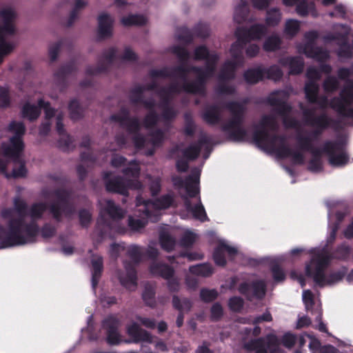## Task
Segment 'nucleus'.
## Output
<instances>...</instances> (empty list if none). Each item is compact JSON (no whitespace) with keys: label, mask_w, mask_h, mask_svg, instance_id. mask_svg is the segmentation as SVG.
<instances>
[{"label":"nucleus","mask_w":353,"mask_h":353,"mask_svg":"<svg viewBox=\"0 0 353 353\" xmlns=\"http://www.w3.org/2000/svg\"><path fill=\"white\" fill-rule=\"evenodd\" d=\"M186 142L177 143V171L185 172L189 163L202 154L203 161L193 167L185 177L177 176V188L188 214L205 222L208 220L200 197V177L205 161L209 159L216 145L227 143H248L269 155L279 159L291 158L296 164L305 163L304 152L311 154L307 169L312 173L323 170L322 156L325 155L333 168H343L350 161L347 151L349 134H336L332 140L322 143V134H183Z\"/></svg>","instance_id":"obj_1"},{"label":"nucleus","mask_w":353,"mask_h":353,"mask_svg":"<svg viewBox=\"0 0 353 353\" xmlns=\"http://www.w3.org/2000/svg\"><path fill=\"white\" fill-rule=\"evenodd\" d=\"M171 51L181 61V65L175 70V75L179 81L177 84L155 94V97L160 100L159 104H157L153 99L143 101L144 106L149 110L143 121L140 122L137 119L130 118L128 110L123 108L117 113L112 114L105 121L106 124L112 128L121 127L129 130H140L143 128H150L159 120V117L155 114L156 110L162 112V117L165 120L175 117L176 110L168 103L174 93L181 91L195 94L203 92L205 82L214 74L215 65L219 59L218 55L214 52H210L204 46L196 48L192 55L193 59L205 61V68L201 69L187 67L186 62L190 59V55L184 47L174 46Z\"/></svg>","instance_id":"obj_2"},{"label":"nucleus","mask_w":353,"mask_h":353,"mask_svg":"<svg viewBox=\"0 0 353 353\" xmlns=\"http://www.w3.org/2000/svg\"><path fill=\"white\" fill-rule=\"evenodd\" d=\"M43 196L49 199L54 197L55 200L48 202H37L32 204L28 210L27 214L31 218L30 222H27L25 216H17L13 219H19L23 226L21 227V233L26 235V228L32 231V241L29 242L33 243L36 242L37 237L39 234V226L37 223V220L43 217L45 211H48V214L57 222H62L63 217H70L73 215L76 210L72 203V191L65 188H57L54 190H46L42 192Z\"/></svg>","instance_id":"obj_3"},{"label":"nucleus","mask_w":353,"mask_h":353,"mask_svg":"<svg viewBox=\"0 0 353 353\" xmlns=\"http://www.w3.org/2000/svg\"><path fill=\"white\" fill-rule=\"evenodd\" d=\"M338 76L339 79L345 81L346 83L341 90L339 97L329 101L325 97H318L319 87L316 81L321 78L320 71L313 67L309 68L307 71L308 81L305 86L306 98L321 108L330 107L340 115L353 119V81L350 80L353 77V63L351 69L340 68Z\"/></svg>","instance_id":"obj_4"},{"label":"nucleus","mask_w":353,"mask_h":353,"mask_svg":"<svg viewBox=\"0 0 353 353\" xmlns=\"http://www.w3.org/2000/svg\"><path fill=\"white\" fill-rule=\"evenodd\" d=\"M326 247L327 244L324 247L311 248L307 250L311 257L305 265V276L312 279L314 287L320 288L338 283L347 274L345 268L326 274V270L332 263V257L326 252Z\"/></svg>","instance_id":"obj_5"},{"label":"nucleus","mask_w":353,"mask_h":353,"mask_svg":"<svg viewBox=\"0 0 353 353\" xmlns=\"http://www.w3.org/2000/svg\"><path fill=\"white\" fill-rule=\"evenodd\" d=\"M267 32V27L261 23H255L251 26L248 29L238 28L236 30L235 34L237 37V41L232 45L230 48V52L234 61H227L225 63L219 75L220 81L234 77V71L236 65L241 63L243 60V44L252 40H261L266 35Z\"/></svg>","instance_id":"obj_6"},{"label":"nucleus","mask_w":353,"mask_h":353,"mask_svg":"<svg viewBox=\"0 0 353 353\" xmlns=\"http://www.w3.org/2000/svg\"><path fill=\"white\" fill-rule=\"evenodd\" d=\"M325 205L327 208V227L329 229V234L325 241H322L319 245L315 248L324 247V245L327 244L326 252L330 254L332 260L333 259L346 260L350 256L352 253V248L349 245L346 243H342L338 245L333 252H331L330 247L335 241L337 231L347 213L346 212L335 211L334 209L335 202L333 201H326Z\"/></svg>","instance_id":"obj_7"},{"label":"nucleus","mask_w":353,"mask_h":353,"mask_svg":"<svg viewBox=\"0 0 353 353\" xmlns=\"http://www.w3.org/2000/svg\"><path fill=\"white\" fill-rule=\"evenodd\" d=\"M41 108L45 112V118L41 125V132H48L52 128V124L55 125L54 130L58 132L64 130L63 123V115L57 113L55 110L50 107L49 102L45 101L40 98L37 101V105L29 102L26 103L22 108V115L30 121H34L39 118L41 114Z\"/></svg>","instance_id":"obj_8"},{"label":"nucleus","mask_w":353,"mask_h":353,"mask_svg":"<svg viewBox=\"0 0 353 353\" xmlns=\"http://www.w3.org/2000/svg\"><path fill=\"white\" fill-rule=\"evenodd\" d=\"M212 256L215 264L222 267L226 265L227 260L235 261L239 259L242 265L256 268L268 262L269 259L268 256L259 258L248 256L239 251L236 247L228 244L224 239L219 241L218 244L214 249Z\"/></svg>","instance_id":"obj_9"},{"label":"nucleus","mask_w":353,"mask_h":353,"mask_svg":"<svg viewBox=\"0 0 353 353\" xmlns=\"http://www.w3.org/2000/svg\"><path fill=\"white\" fill-rule=\"evenodd\" d=\"M9 143H2L3 156L15 165L12 168L11 176L14 179L23 178L26 176L28 170L23 159L24 143L22 135L24 134H13Z\"/></svg>","instance_id":"obj_10"},{"label":"nucleus","mask_w":353,"mask_h":353,"mask_svg":"<svg viewBox=\"0 0 353 353\" xmlns=\"http://www.w3.org/2000/svg\"><path fill=\"white\" fill-rule=\"evenodd\" d=\"M124 216L125 211L121 208L113 201L108 200L97 219L96 231L98 236L101 239L112 238L113 232L117 231V222Z\"/></svg>","instance_id":"obj_11"},{"label":"nucleus","mask_w":353,"mask_h":353,"mask_svg":"<svg viewBox=\"0 0 353 353\" xmlns=\"http://www.w3.org/2000/svg\"><path fill=\"white\" fill-rule=\"evenodd\" d=\"M23 226L19 219L8 221L6 226L0 224V250L29 244L34 236L32 231L26 228V235L21 233Z\"/></svg>","instance_id":"obj_12"},{"label":"nucleus","mask_w":353,"mask_h":353,"mask_svg":"<svg viewBox=\"0 0 353 353\" xmlns=\"http://www.w3.org/2000/svg\"><path fill=\"white\" fill-rule=\"evenodd\" d=\"M128 134H116L115 141L120 148H125ZM135 148L145 156L152 157L163 143L167 134H132Z\"/></svg>","instance_id":"obj_13"},{"label":"nucleus","mask_w":353,"mask_h":353,"mask_svg":"<svg viewBox=\"0 0 353 353\" xmlns=\"http://www.w3.org/2000/svg\"><path fill=\"white\" fill-rule=\"evenodd\" d=\"M3 26H0V63L4 56L8 54L14 49V46L12 43L4 41L7 35L14 33V21L16 18L15 11L11 8H5L0 12Z\"/></svg>","instance_id":"obj_14"},{"label":"nucleus","mask_w":353,"mask_h":353,"mask_svg":"<svg viewBox=\"0 0 353 353\" xmlns=\"http://www.w3.org/2000/svg\"><path fill=\"white\" fill-rule=\"evenodd\" d=\"M107 192L118 193L123 196L128 195V190L141 189L142 183L139 181L128 179L121 176L114 175L110 171H104L102 174Z\"/></svg>","instance_id":"obj_15"},{"label":"nucleus","mask_w":353,"mask_h":353,"mask_svg":"<svg viewBox=\"0 0 353 353\" xmlns=\"http://www.w3.org/2000/svg\"><path fill=\"white\" fill-rule=\"evenodd\" d=\"M288 95L285 91L279 90L269 97V101L272 105L275 106L276 111L282 117L287 128H296L299 126V123L295 119L294 112L285 103Z\"/></svg>","instance_id":"obj_16"},{"label":"nucleus","mask_w":353,"mask_h":353,"mask_svg":"<svg viewBox=\"0 0 353 353\" xmlns=\"http://www.w3.org/2000/svg\"><path fill=\"white\" fill-rule=\"evenodd\" d=\"M150 272L166 280L167 287L170 292H177L180 289L179 279L174 269L170 265L161 262H153L149 267Z\"/></svg>","instance_id":"obj_17"},{"label":"nucleus","mask_w":353,"mask_h":353,"mask_svg":"<svg viewBox=\"0 0 353 353\" xmlns=\"http://www.w3.org/2000/svg\"><path fill=\"white\" fill-rule=\"evenodd\" d=\"M238 291L249 301H261L266 294L267 286L265 281L261 279L247 280L239 283Z\"/></svg>","instance_id":"obj_18"},{"label":"nucleus","mask_w":353,"mask_h":353,"mask_svg":"<svg viewBox=\"0 0 353 353\" xmlns=\"http://www.w3.org/2000/svg\"><path fill=\"white\" fill-rule=\"evenodd\" d=\"M318 37L316 31H311L305 34V43L298 46V50L303 53L307 57L316 59L318 61H323L330 58L328 51L314 46V41Z\"/></svg>","instance_id":"obj_19"},{"label":"nucleus","mask_w":353,"mask_h":353,"mask_svg":"<svg viewBox=\"0 0 353 353\" xmlns=\"http://www.w3.org/2000/svg\"><path fill=\"white\" fill-rule=\"evenodd\" d=\"M335 30L337 32L340 31V33H338L336 37L331 34L326 36L324 38L325 41L327 42L332 40H336L337 44L340 46V48L337 53L339 59L344 60L351 58L352 56V52L350 47L346 43V37L350 32L349 28L343 25H337L335 27Z\"/></svg>","instance_id":"obj_20"},{"label":"nucleus","mask_w":353,"mask_h":353,"mask_svg":"<svg viewBox=\"0 0 353 353\" xmlns=\"http://www.w3.org/2000/svg\"><path fill=\"white\" fill-rule=\"evenodd\" d=\"M120 322L112 315L105 317L101 323V327L105 331L106 342L111 345H119L121 342L119 331Z\"/></svg>","instance_id":"obj_21"},{"label":"nucleus","mask_w":353,"mask_h":353,"mask_svg":"<svg viewBox=\"0 0 353 353\" xmlns=\"http://www.w3.org/2000/svg\"><path fill=\"white\" fill-rule=\"evenodd\" d=\"M141 201L143 203L145 214L148 217H151L153 215V212L151 208L158 210L168 209L174 205L175 203V198L173 193H168L162 195L155 200L150 199H144L142 198Z\"/></svg>","instance_id":"obj_22"},{"label":"nucleus","mask_w":353,"mask_h":353,"mask_svg":"<svg viewBox=\"0 0 353 353\" xmlns=\"http://www.w3.org/2000/svg\"><path fill=\"white\" fill-rule=\"evenodd\" d=\"M126 332L130 339H126V343H139L145 342L151 343L152 342V336L147 330L142 329L137 322H132L126 327Z\"/></svg>","instance_id":"obj_23"},{"label":"nucleus","mask_w":353,"mask_h":353,"mask_svg":"<svg viewBox=\"0 0 353 353\" xmlns=\"http://www.w3.org/2000/svg\"><path fill=\"white\" fill-rule=\"evenodd\" d=\"M226 107L230 111L232 118L225 125L224 130H231L232 132H241L239 128L245 110L244 105L242 103L233 102L228 104Z\"/></svg>","instance_id":"obj_24"},{"label":"nucleus","mask_w":353,"mask_h":353,"mask_svg":"<svg viewBox=\"0 0 353 353\" xmlns=\"http://www.w3.org/2000/svg\"><path fill=\"white\" fill-rule=\"evenodd\" d=\"M123 266L125 272H120L118 276L119 281L122 286L125 288L136 287L137 285V272L136 268L128 260L123 261Z\"/></svg>","instance_id":"obj_25"},{"label":"nucleus","mask_w":353,"mask_h":353,"mask_svg":"<svg viewBox=\"0 0 353 353\" xmlns=\"http://www.w3.org/2000/svg\"><path fill=\"white\" fill-rule=\"evenodd\" d=\"M142 197L141 196H137L136 198V206L141 207L139 208V212H142V216H135L130 215L128 219V225L131 230L133 231H139V230L143 228L148 223V219H151V217H148L144 212L143 208V203L141 201Z\"/></svg>","instance_id":"obj_26"},{"label":"nucleus","mask_w":353,"mask_h":353,"mask_svg":"<svg viewBox=\"0 0 353 353\" xmlns=\"http://www.w3.org/2000/svg\"><path fill=\"white\" fill-rule=\"evenodd\" d=\"M103 272V261L101 256L94 257L91 259V286L94 293L98 286L99 280Z\"/></svg>","instance_id":"obj_27"},{"label":"nucleus","mask_w":353,"mask_h":353,"mask_svg":"<svg viewBox=\"0 0 353 353\" xmlns=\"http://www.w3.org/2000/svg\"><path fill=\"white\" fill-rule=\"evenodd\" d=\"M303 117L305 122L312 126L318 128H325L330 125V121L324 114L316 117L314 110H306L303 111Z\"/></svg>","instance_id":"obj_28"},{"label":"nucleus","mask_w":353,"mask_h":353,"mask_svg":"<svg viewBox=\"0 0 353 353\" xmlns=\"http://www.w3.org/2000/svg\"><path fill=\"white\" fill-rule=\"evenodd\" d=\"M116 54L117 50L114 48L108 49L103 53V57L100 60V64H101L102 66L97 68L89 67L86 70V73L88 74L94 75L105 70L106 66L112 61L114 58L116 57Z\"/></svg>","instance_id":"obj_29"},{"label":"nucleus","mask_w":353,"mask_h":353,"mask_svg":"<svg viewBox=\"0 0 353 353\" xmlns=\"http://www.w3.org/2000/svg\"><path fill=\"white\" fill-rule=\"evenodd\" d=\"M99 34L101 37H109L112 34L113 19L107 14H101L98 19Z\"/></svg>","instance_id":"obj_30"},{"label":"nucleus","mask_w":353,"mask_h":353,"mask_svg":"<svg viewBox=\"0 0 353 353\" xmlns=\"http://www.w3.org/2000/svg\"><path fill=\"white\" fill-rule=\"evenodd\" d=\"M281 65L288 66L290 74H296L302 72L304 63L300 57H284L279 60Z\"/></svg>","instance_id":"obj_31"},{"label":"nucleus","mask_w":353,"mask_h":353,"mask_svg":"<svg viewBox=\"0 0 353 353\" xmlns=\"http://www.w3.org/2000/svg\"><path fill=\"white\" fill-rule=\"evenodd\" d=\"M245 348L249 350H254V353H269V345L267 336L260 337L249 341L245 344Z\"/></svg>","instance_id":"obj_32"},{"label":"nucleus","mask_w":353,"mask_h":353,"mask_svg":"<svg viewBox=\"0 0 353 353\" xmlns=\"http://www.w3.org/2000/svg\"><path fill=\"white\" fill-rule=\"evenodd\" d=\"M159 243L163 250L172 252L176 245V240L168 230L163 229L159 233Z\"/></svg>","instance_id":"obj_33"},{"label":"nucleus","mask_w":353,"mask_h":353,"mask_svg":"<svg viewBox=\"0 0 353 353\" xmlns=\"http://www.w3.org/2000/svg\"><path fill=\"white\" fill-rule=\"evenodd\" d=\"M141 298L145 305L154 308L157 305L156 300V289L150 285L146 284L141 294Z\"/></svg>","instance_id":"obj_34"},{"label":"nucleus","mask_w":353,"mask_h":353,"mask_svg":"<svg viewBox=\"0 0 353 353\" xmlns=\"http://www.w3.org/2000/svg\"><path fill=\"white\" fill-rule=\"evenodd\" d=\"M59 137L57 142V146L63 152L73 150L76 148L74 139L71 134H59Z\"/></svg>","instance_id":"obj_35"},{"label":"nucleus","mask_w":353,"mask_h":353,"mask_svg":"<svg viewBox=\"0 0 353 353\" xmlns=\"http://www.w3.org/2000/svg\"><path fill=\"white\" fill-rule=\"evenodd\" d=\"M296 12L301 16L311 14L313 17L317 16L314 3L310 0L300 1L296 5Z\"/></svg>","instance_id":"obj_36"},{"label":"nucleus","mask_w":353,"mask_h":353,"mask_svg":"<svg viewBox=\"0 0 353 353\" xmlns=\"http://www.w3.org/2000/svg\"><path fill=\"white\" fill-rule=\"evenodd\" d=\"M265 77V68L258 67L247 70L244 74V78L248 83H256Z\"/></svg>","instance_id":"obj_37"},{"label":"nucleus","mask_w":353,"mask_h":353,"mask_svg":"<svg viewBox=\"0 0 353 353\" xmlns=\"http://www.w3.org/2000/svg\"><path fill=\"white\" fill-rule=\"evenodd\" d=\"M189 272L192 274L208 277L212 274L213 268L212 265L207 263H200L190 266Z\"/></svg>","instance_id":"obj_38"},{"label":"nucleus","mask_w":353,"mask_h":353,"mask_svg":"<svg viewBox=\"0 0 353 353\" xmlns=\"http://www.w3.org/2000/svg\"><path fill=\"white\" fill-rule=\"evenodd\" d=\"M126 254L130 258V261H128L132 263L134 267L141 263L142 253L139 245L136 244L130 245L128 247Z\"/></svg>","instance_id":"obj_39"},{"label":"nucleus","mask_w":353,"mask_h":353,"mask_svg":"<svg viewBox=\"0 0 353 353\" xmlns=\"http://www.w3.org/2000/svg\"><path fill=\"white\" fill-rule=\"evenodd\" d=\"M172 303L174 308L179 312H189L192 307V302L188 298L181 299L176 294L172 297Z\"/></svg>","instance_id":"obj_40"},{"label":"nucleus","mask_w":353,"mask_h":353,"mask_svg":"<svg viewBox=\"0 0 353 353\" xmlns=\"http://www.w3.org/2000/svg\"><path fill=\"white\" fill-rule=\"evenodd\" d=\"M281 39L277 34H272L268 37L263 44V48L265 52H274L281 47Z\"/></svg>","instance_id":"obj_41"},{"label":"nucleus","mask_w":353,"mask_h":353,"mask_svg":"<svg viewBox=\"0 0 353 353\" xmlns=\"http://www.w3.org/2000/svg\"><path fill=\"white\" fill-rule=\"evenodd\" d=\"M270 270L272 279L275 283L283 282L286 279V273L282 267L277 263H270Z\"/></svg>","instance_id":"obj_42"},{"label":"nucleus","mask_w":353,"mask_h":353,"mask_svg":"<svg viewBox=\"0 0 353 353\" xmlns=\"http://www.w3.org/2000/svg\"><path fill=\"white\" fill-rule=\"evenodd\" d=\"M277 126V121L274 116L269 115L263 117L260 123L256 132H263L265 130H274Z\"/></svg>","instance_id":"obj_43"},{"label":"nucleus","mask_w":353,"mask_h":353,"mask_svg":"<svg viewBox=\"0 0 353 353\" xmlns=\"http://www.w3.org/2000/svg\"><path fill=\"white\" fill-rule=\"evenodd\" d=\"M87 326L81 329V333L86 332L88 334V339L90 341H97L99 339V334L95 330V327L93 322V316L90 315L87 318L86 321Z\"/></svg>","instance_id":"obj_44"},{"label":"nucleus","mask_w":353,"mask_h":353,"mask_svg":"<svg viewBox=\"0 0 353 353\" xmlns=\"http://www.w3.org/2000/svg\"><path fill=\"white\" fill-rule=\"evenodd\" d=\"M221 108L219 106H210L205 110L203 117V119L210 123H215L220 116Z\"/></svg>","instance_id":"obj_45"},{"label":"nucleus","mask_w":353,"mask_h":353,"mask_svg":"<svg viewBox=\"0 0 353 353\" xmlns=\"http://www.w3.org/2000/svg\"><path fill=\"white\" fill-rule=\"evenodd\" d=\"M244 299L239 296H233L229 298L228 307L232 312L240 313L244 308Z\"/></svg>","instance_id":"obj_46"},{"label":"nucleus","mask_w":353,"mask_h":353,"mask_svg":"<svg viewBox=\"0 0 353 353\" xmlns=\"http://www.w3.org/2000/svg\"><path fill=\"white\" fill-rule=\"evenodd\" d=\"M197 238V234L194 232L187 230L181 235L179 239V245L183 248H192Z\"/></svg>","instance_id":"obj_47"},{"label":"nucleus","mask_w":353,"mask_h":353,"mask_svg":"<svg viewBox=\"0 0 353 353\" xmlns=\"http://www.w3.org/2000/svg\"><path fill=\"white\" fill-rule=\"evenodd\" d=\"M121 23L124 26H141L147 22V19L143 15H128L123 17L121 20Z\"/></svg>","instance_id":"obj_48"},{"label":"nucleus","mask_w":353,"mask_h":353,"mask_svg":"<svg viewBox=\"0 0 353 353\" xmlns=\"http://www.w3.org/2000/svg\"><path fill=\"white\" fill-rule=\"evenodd\" d=\"M219 296V292L216 289L203 288L200 290L199 297L204 303H211Z\"/></svg>","instance_id":"obj_49"},{"label":"nucleus","mask_w":353,"mask_h":353,"mask_svg":"<svg viewBox=\"0 0 353 353\" xmlns=\"http://www.w3.org/2000/svg\"><path fill=\"white\" fill-rule=\"evenodd\" d=\"M122 172L125 176L137 179L140 175V167L136 160H132L130 165L123 168Z\"/></svg>","instance_id":"obj_50"},{"label":"nucleus","mask_w":353,"mask_h":353,"mask_svg":"<svg viewBox=\"0 0 353 353\" xmlns=\"http://www.w3.org/2000/svg\"><path fill=\"white\" fill-rule=\"evenodd\" d=\"M78 218L80 225L87 228L92 220V215L88 209L81 208L78 211Z\"/></svg>","instance_id":"obj_51"},{"label":"nucleus","mask_w":353,"mask_h":353,"mask_svg":"<svg viewBox=\"0 0 353 353\" xmlns=\"http://www.w3.org/2000/svg\"><path fill=\"white\" fill-rule=\"evenodd\" d=\"M268 342L269 345V353H285L280 347V340L274 334L267 335Z\"/></svg>","instance_id":"obj_52"},{"label":"nucleus","mask_w":353,"mask_h":353,"mask_svg":"<svg viewBox=\"0 0 353 353\" xmlns=\"http://www.w3.org/2000/svg\"><path fill=\"white\" fill-rule=\"evenodd\" d=\"M224 315V310L219 302H215L210 307V320L212 322L219 321Z\"/></svg>","instance_id":"obj_53"},{"label":"nucleus","mask_w":353,"mask_h":353,"mask_svg":"<svg viewBox=\"0 0 353 353\" xmlns=\"http://www.w3.org/2000/svg\"><path fill=\"white\" fill-rule=\"evenodd\" d=\"M68 109L70 117L74 120L79 119L83 116V110L76 100H72L70 102Z\"/></svg>","instance_id":"obj_54"},{"label":"nucleus","mask_w":353,"mask_h":353,"mask_svg":"<svg viewBox=\"0 0 353 353\" xmlns=\"http://www.w3.org/2000/svg\"><path fill=\"white\" fill-rule=\"evenodd\" d=\"M248 9L246 5L241 4L236 8L234 14V19L238 23H241L247 19Z\"/></svg>","instance_id":"obj_55"},{"label":"nucleus","mask_w":353,"mask_h":353,"mask_svg":"<svg viewBox=\"0 0 353 353\" xmlns=\"http://www.w3.org/2000/svg\"><path fill=\"white\" fill-rule=\"evenodd\" d=\"M69 72H70V70L68 68H63L61 69V70L60 72L55 74V75H54V85L57 90H59L60 91L63 90L64 85H65V76Z\"/></svg>","instance_id":"obj_56"},{"label":"nucleus","mask_w":353,"mask_h":353,"mask_svg":"<svg viewBox=\"0 0 353 353\" xmlns=\"http://www.w3.org/2000/svg\"><path fill=\"white\" fill-rule=\"evenodd\" d=\"M300 23L298 21L289 19L285 22L284 32L290 37L294 36L299 30Z\"/></svg>","instance_id":"obj_57"},{"label":"nucleus","mask_w":353,"mask_h":353,"mask_svg":"<svg viewBox=\"0 0 353 353\" xmlns=\"http://www.w3.org/2000/svg\"><path fill=\"white\" fill-rule=\"evenodd\" d=\"M39 232L43 239H50L55 236L57 228L50 223H46L41 228H39Z\"/></svg>","instance_id":"obj_58"},{"label":"nucleus","mask_w":353,"mask_h":353,"mask_svg":"<svg viewBox=\"0 0 353 353\" xmlns=\"http://www.w3.org/2000/svg\"><path fill=\"white\" fill-rule=\"evenodd\" d=\"M176 39L178 42L181 44L189 43L192 39V35L189 30L185 28H180L176 34Z\"/></svg>","instance_id":"obj_59"},{"label":"nucleus","mask_w":353,"mask_h":353,"mask_svg":"<svg viewBox=\"0 0 353 353\" xmlns=\"http://www.w3.org/2000/svg\"><path fill=\"white\" fill-rule=\"evenodd\" d=\"M281 20V13L276 9H272L268 12L266 17V23L268 26H274L279 23Z\"/></svg>","instance_id":"obj_60"},{"label":"nucleus","mask_w":353,"mask_h":353,"mask_svg":"<svg viewBox=\"0 0 353 353\" xmlns=\"http://www.w3.org/2000/svg\"><path fill=\"white\" fill-rule=\"evenodd\" d=\"M339 82L334 77H328L323 83V88L326 92H332L338 89Z\"/></svg>","instance_id":"obj_61"},{"label":"nucleus","mask_w":353,"mask_h":353,"mask_svg":"<svg viewBox=\"0 0 353 353\" xmlns=\"http://www.w3.org/2000/svg\"><path fill=\"white\" fill-rule=\"evenodd\" d=\"M302 300L305 310L310 311L314 305V300L312 292L310 290H304L302 294Z\"/></svg>","instance_id":"obj_62"},{"label":"nucleus","mask_w":353,"mask_h":353,"mask_svg":"<svg viewBox=\"0 0 353 353\" xmlns=\"http://www.w3.org/2000/svg\"><path fill=\"white\" fill-rule=\"evenodd\" d=\"M283 72L277 65H272L269 69H265V77L274 81H277L281 78Z\"/></svg>","instance_id":"obj_63"},{"label":"nucleus","mask_w":353,"mask_h":353,"mask_svg":"<svg viewBox=\"0 0 353 353\" xmlns=\"http://www.w3.org/2000/svg\"><path fill=\"white\" fill-rule=\"evenodd\" d=\"M10 103L9 90L6 88H0V108H7Z\"/></svg>","instance_id":"obj_64"}]
</instances>
